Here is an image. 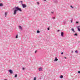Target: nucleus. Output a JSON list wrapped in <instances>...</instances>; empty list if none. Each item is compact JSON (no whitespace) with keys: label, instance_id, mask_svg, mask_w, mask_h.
<instances>
[{"label":"nucleus","instance_id":"6","mask_svg":"<svg viewBox=\"0 0 80 80\" xmlns=\"http://www.w3.org/2000/svg\"><path fill=\"white\" fill-rule=\"evenodd\" d=\"M54 61V62H57V61H58V59H57V57H55Z\"/></svg>","mask_w":80,"mask_h":80},{"label":"nucleus","instance_id":"31","mask_svg":"<svg viewBox=\"0 0 80 80\" xmlns=\"http://www.w3.org/2000/svg\"><path fill=\"white\" fill-rule=\"evenodd\" d=\"M78 73H80V71H78Z\"/></svg>","mask_w":80,"mask_h":80},{"label":"nucleus","instance_id":"30","mask_svg":"<svg viewBox=\"0 0 80 80\" xmlns=\"http://www.w3.org/2000/svg\"><path fill=\"white\" fill-rule=\"evenodd\" d=\"M72 20H73V19H72V20H71V23H72Z\"/></svg>","mask_w":80,"mask_h":80},{"label":"nucleus","instance_id":"8","mask_svg":"<svg viewBox=\"0 0 80 80\" xmlns=\"http://www.w3.org/2000/svg\"><path fill=\"white\" fill-rule=\"evenodd\" d=\"M39 71L40 72L42 71V68H39Z\"/></svg>","mask_w":80,"mask_h":80},{"label":"nucleus","instance_id":"35","mask_svg":"<svg viewBox=\"0 0 80 80\" xmlns=\"http://www.w3.org/2000/svg\"><path fill=\"white\" fill-rule=\"evenodd\" d=\"M73 51H72V53H73Z\"/></svg>","mask_w":80,"mask_h":80},{"label":"nucleus","instance_id":"2","mask_svg":"<svg viewBox=\"0 0 80 80\" xmlns=\"http://www.w3.org/2000/svg\"><path fill=\"white\" fill-rule=\"evenodd\" d=\"M8 71L9 72L10 74H12V73H13V71L11 69L9 70Z\"/></svg>","mask_w":80,"mask_h":80},{"label":"nucleus","instance_id":"26","mask_svg":"<svg viewBox=\"0 0 80 80\" xmlns=\"http://www.w3.org/2000/svg\"><path fill=\"white\" fill-rule=\"evenodd\" d=\"M64 24H66V22H65V21L64 22Z\"/></svg>","mask_w":80,"mask_h":80},{"label":"nucleus","instance_id":"27","mask_svg":"<svg viewBox=\"0 0 80 80\" xmlns=\"http://www.w3.org/2000/svg\"><path fill=\"white\" fill-rule=\"evenodd\" d=\"M22 70H25V68H22Z\"/></svg>","mask_w":80,"mask_h":80},{"label":"nucleus","instance_id":"18","mask_svg":"<svg viewBox=\"0 0 80 80\" xmlns=\"http://www.w3.org/2000/svg\"><path fill=\"white\" fill-rule=\"evenodd\" d=\"M7 12H5V17H6L7 16Z\"/></svg>","mask_w":80,"mask_h":80},{"label":"nucleus","instance_id":"24","mask_svg":"<svg viewBox=\"0 0 80 80\" xmlns=\"http://www.w3.org/2000/svg\"><path fill=\"white\" fill-rule=\"evenodd\" d=\"M53 19H55V17H53L52 18Z\"/></svg>","mask_w":80,"mask_h":80},{"label":"nucleus","instance_id":"28","mask_svg":"<svg viewBox=\"0 0 80 80\" xmlns=\"http://www.w3.org/2000/svg\"><path fill=\"white\" fill-rule=\"evenodd\" d=\"M38 5H39L40 3L39 2H37Z\"/></svg>","mask_w":80,"mask_h":80},{"label":"nucleus","instance_id":"36","mask_svg":"<svg viewBox=\"0 0 80 80\" xmlns=\"http://www.w3.org/2000/svg\"><path fill=\"white\" fill-rule=\"evenodd\" d=\"M44 1H46V0H44Z\"/></svg>","mask_w":80,"mask_h":80},{"label":"nucleus","instance_id":"22","mask_svg":"<svg viewBox=\"0 0 80 80\" xmlns=\"http://www.w3.org/2000/svg\"><path fill=\"white\" fill-rule=\"evenodd\" d=\"M76 23L77 24H78V21H76Z\"/></svg>","mask_w":80,"mask_h":80},{"label":"nucleus","instance_id":"15","mask_svg":"<svg viewBox=\"0 0 80 80\" xmlns=\"http://www.w3.org/2000/svg\"><path fill=\"white\" fill-rule=\"evenodd\" d=\"M37 33H40V31L39 30H37Z\"/></svg>","mask_w":80,"mask_h":80},{"label":"nucleus","instance_id":"29","mask_svg":"<svg viewBox=\"0 0 80 80\" xmlns=\"http://www.w3.org/2000/svg\"><path fill=\"white\" fill-rule=\"evenodd\" d=\"M37 51H36L35 52V53H37Z\"/></svg>","mask_w":80,"mask_h":80},{"label":"nucleus","instance_id":"34","mask_svg":"<svg viewBox=\"0 0 80 80\" xmlns=\"http://www.w3.org/2000/svg\"><path fill=\"white\" fill-rule=\"evenodd\" d=\"M64 58H65L66 59V58H67V57H64Z\"/></svg>","mask_w":80,"mask_h":80},{"label":"nucleus","instance_id":"25","mask_svg":"<svg viewBox=\"0 0 80 80\" xmlns=\"http://www.w3.org/2000/svg\"><path fill=\"white\" fill-rule=\"evenodd\" d=\"M61 55H63V52H61Z\"/></svg>","mask_w":80,"mask_h":80},{"label":"nucleus","instance_id":"7","mask_svg":"<svg viewBox=\"0 0 80 80\" xmlns=\"http://www.w3.org/2000/svg\"><path fill=\"white\" fill-rule=\"evenodd\" d=\"M19 29H20V30H22L23 29L22 28V26H19Z\"/></svg>","mask_w":80,"mask_h":80},{"label":"nucleus","instance_id":"32","mask_svg":"<svg viewBox=\"0 0 80 80\" xmlns=\"http://www.w3.org/2000/svg\"><path fill=\"white\" fill-rule=\"evenodd\" d=\"M51 12L52 13V14H53L54 12Z\"/></svg>","mask_w":80,"mask_h":80},{"label":"nucleus","instance_id":"20","mask_svg":"<svg viewBox=\"0 0 80 80\" xmlns=\"http://www.w3.org/2000/svg\"><path fill=\"white\" fill-rule=\"evenodd\" d=\"M33 80H36V77H35L34 78Z\"/></svg>","mask_w":80,"mask_h":80},{"label":"nucleus","instance_id":"16","mask_svg":"<svg viewBox=\"0 0 80 80\" xmlns=\"http://www.w3.org/2000/svg\"><path fill=\"white\" fill-rule=\"evenodd\" d=\"M16 38H18V34H17L16 36Z\"/></svg>","mask_w":80,"mask_h":80},{"label":"nucleus","instance_id":"19","mask_svg":"<svg viewBox=\"0 0 80 80\" xmlns=\"http://www.w3.org/2000/svg\"><path fill=\"white\" fill-rule=\"evenodd\" d=\"M75 53H78V51L77 50L75 51Z\"/></svg>","mask_w":80,"mask_h":80},{"label":"nucleus","instance_id":"13","mask_svg":"<svg viewBox=\"0 0 80 80\" xmlns=\"http://www.w3.org/2000/svg\"><path fill=\"white\" fill-rule=\"evenodd\" d=\"M74 35V36H78V34H77V33H76Z\"/></svg>","mask_w":80,"mask_h":80},{"label":"nucleus","instance_id":"14","mask_svg":"<svg viewBox=\"0 0 80 80\" xmlns=\"http://www.w3.org/2000/svg\"><path fill=\"white\" fill-rule=\"evenodd\" d=\"M15 78H16V77H17V74H15V76H14Z\"/></svg>","mask_w":80,"mask_h":80},{"label":"nucleus","instance_id":"5","mask_svg":"<svg viewBox=\"0 0 80 80\" xmlns=\"http://www.w3.org/2000/svg\"><path fill=\"white\" fill-rule=\"evenodd\" d=\"M64 34V33L63 32H62L61 33V36L62 37H63V35Z\"/></svg>","mask_w":80,"mask_h":80},{"label":"nucleus","instance_id":"17","mask_svg":"<svg viewBox=\"0 0 80 80\" xmlns=\"http://www.w3.org/2000/svg\"><path fill=\"white\" fill-rule=\"evenodd\" d=\"M20 2H21V4L22 5V4H23V3H22L23 1H19V2L20 3Z\"/></svg>","mask_w":80,"mask_h":80},{"label":"nucleus","instance_id":"10","mask_svg":"<svg viewBox=\"0 0 80 80\" xmlns=\"http://www.w3.org/2000/svg\"><path fill=\"white\" fill-rule=\"evenodd\" d=\"M3 4L2 3H0V7H3Z\"/></svg>","mask_w":80,"mask_h":80},{"label":"nucleus","instance_id":"9","mask_svg":"<svg viewBox=\"0 0 80 80\" xmlns=\"http://www.w3.org/2000/svg\"><path fill=\"white\" fill-rule=\"evenodd\" d=\"M54 3H58V1H57V0H54Z\"/></svg>","mask_w":80,"mask_h":80},{"label":"nucleus","instance_id":"12","mask_svg":"<svg viewBox=\"0 0 80 80\" xmlns=\"http://www.w3.org/2000/svg\"><path fill=\"white\" fill-rule=\"evenodd\" d=\"M63 75H61L60 76V78H63Z\"/></svg>","mask_w":80,"mask_h":80},{"label":"nucleus","instance_id":"11","mask_svg":"<svg viewBox=\"0 0 80 80\" xmlns=\"http://www.w3.org/2000/svg\"><path fill=\"white\" fill-rule=\"evenodd\" d=\"M71 30L73 32H75V31H74V29H73V28H72L71 29Z\"/></svg>","mask_w":80,"mask_h":80},{"label":"nucleus","instance_id":"23","mask_svg":"<svg viewBox=\"0 0 80 80\" xmlns=\"http://www.w3.org/2000/svg\"><path fill=\"white\" fill-rule=\"evenodd\" d=\"M48 30H50V28H47Z\"/></svg>","mask_w":80,"mask_h":80},{"label":"nucleus","instance_id":"3","mask_svg":"<svg viewBox=\"0 0 80 80\" xmlns=\"http://www.w3.org/2000/svg\"><path fill=\"white\" fill-rule=\"evenodd\" d=\"M22 6L23 8H25V7H27V6L25 4H22Z\"/></svg>","mask_w":80,"mask_h":80},{"label":"nucleus","instance_id":"21","mask_svg":"<svg viewBox=\"0 0 80 80\" xmlns=\"http://www.w3.org/2000/svg\"><path fill=\"white\" fill-rule=\"evenodd\" d=\"M70 7H71V8H73V6H72L71 5L70 6Z\"/></svg>","mask_w":80,"mask_h":80},{"label":"nucleus","instance_id":"4","mask_svg":"<svg viewBox=\"0 0 80 80\" xmlns=\"http://www.w3.org/2000/svg\"><path fill=\"white\" fill-rule=\"evenodd\" d=\"M80 26H78L77 27V28H78V31L79 32H80Z\"/></svg>","mask_w":80,"mask_h":80},{"label":"nucleus","instance_id":"33","mask_svg":"<svg viewBox=\"0 0 80 80\" xmlns=\"http://www.w3.org/2000/svg\"><path fill=\"white\" fill-rule=\"evenodd\" d=\"M58 32H60V30H58Z\"/></svg>","mask_w":80,"mask_h":80},{"label":"nucleus","instance_id":"1","mask_svg":"<svg viewBox=\"0 0 80 80\" xmlns=\"http://www.w3.org/2000/svg\"><path fill=\"white\" fill-rule=\"evenodd\" d=\"M13 10L14 11L13 14L14 15H16L17 14V11H20V12H22V10L20 8H19L18 7H16L15 6L14 8H12Z\"/></svg>","mask_w":80,"mask_h":80}]
</instances>
